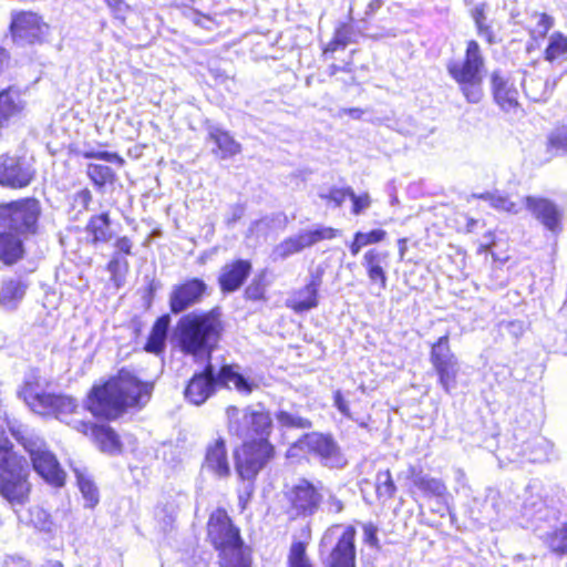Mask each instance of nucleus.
<instances>
[{"label":"nucleus","instance_id":"obj_1","mask_svg":"<svg viewBox=\"0 0 567 567\" xmlns=\"http://www.w3.org/2000/svg\"><path fill=\"white\" fill-rule=\"evenodd\" d=\"M221 317L220 307L189 312L182 316L174 328L173 338L183 353L208 359L205 368L194 373L184 390L185 399L194 405L204 404L219 386L210 357L224 330Z\"/></svg>","mask_w":567,"mask_h":567},{"label":"nucleus","instance_id":"obj_2","mask_svg":"<svg viewBox=\"0 0 567 567\" xmlns=\"http://www.w3.org/2000/svg\"><path fill=\"white\" fill-rule=\"evenodd\" d=\"M153 388V383L143 382L130 370L121 369L115 377L91 389L86 408L96 417L116 420L131 408H144Z\"/></svg>","mask_w":567,"mask_h":567},{"label":"nucleus","instance_id":"obj_3","mask_svg":"<svg viewBox=\"0 0 567 567\" xmlns=\"http://www.w3.org/2000/svg\"><path fill=\"white\" fill-rule=\"evenodd\" d=\"M29 475L27 460L13 451V444L0 429V496L17 514L30 499Z\"/></svg>","mask_w":567,"mask_h":567},{"label":"nucleus","instance_id":"obj_4","mask_svg":"<svg viewBox=\"0 0 567 567\" xmlns=\"http://www.w3.org/2000/svg\"><path fill=\"white\" fill-rule=\"evenodd\" d=\"M11 435L29 454L33 470L49 484L61 487L65 482V472L47 442L33 429L22 423L9 425Z\"/></svg>","mask_w":567,"mask_h":567},{"label":"nucleus","instance_id":"obj_5","mask_svg":"<svg viewBox=\"0 0 567 567\" xmlns=\"http://www.w3.org/2000/svg\"><path fill=\"white\" fill-rule=\"evenodd\" d=\"M11 435L29 454L33 470L49 484L61 487L65 482V472L47 442L33 429L22 423L9 425Z\"/></svg>","mask_w":567,"mask_h":567},{"label":"nucleus","instance_id":"obj_6","mask_svg":"<svg viewBox=\"0 0 567 567\" xmlns=\"http://www.w3.org/2000/svg\"><path fill=\"white\" fill-rule=\"evenodd\" d=\"M446 69L466 101L473 104L478 103L483 96L482 84L485 71V61L478 43L474 40L468 41L465 55L462 59L449 61Z\"/></svg>","mask_w":567,"mask_h":567},{"label":"nucleus","instance_id":"obj_7","mask_svg":"<svg viewBox=\"0 0 567 567\" xmlns=\"http://www.w3.org/2000/svg\"><path fill=\"white\" fill-rule=\"evenodd\" d=\"M225 413L229 435L244 442L268 440L272 430V419L262 404L245 408L229 405Z\"/></svg>","mask_w":567,"mask_h":567},{"label":"nucleus","instance_id":"obj_8","mask_svg":"<svg viewBox=\"0 0 567 567\" xmlns=\"http://www.w3.org/2000/svg\"><path fill=\"white\" fill-rule=\"evenodd\" d=\"M40 215L41 205L35 198L0 204V228L27 238L37 234Z\"/></svg>","mask_w":567,"mask_h":567},{"label":"nucleus","instance_id":"obj_9","mask_svg":"<svg viewBox=\"0 0 567 567\" xmlns=\"http://www.w3.org/2000/svg\"><path fill=\"white\" fill-rule=\"evenodd\" d=\"M322 483H313L305 477L298 478L286 491V498L293 517L308 518L316 515L323 502Z\"/></svg>","mask_w":567,"mask_h":567},{"label":"nucleus","instance_id":"obj_10","mask_svg":"<svg viewBox=\"0 0 567 567\" xmlns=\"http://www.w3.org/2000/svg\"><path fill=\"white\" fill-rule=\"evenodd\" d=\"M297 446L318 457L319 463L324 467L341 470L348 464L339 444L330 434L307 433L298 440Z\"/></svg>","mask_w":567,"mask_h":567},{"label":"nucleus","instance_id":"obj_11","mask_svg":"<svg viewBox=\"0 0 567 567\" xmlns=\"http://www.w3.org/2000/svg\"><path fill=\"white\" fill-rule=\"evenodd\" d=\"M430 362L437 374L439 383L445 393L456 389L461 370L456 355L452 352L449 336H442L431 347Z\"/></svg>","mask_w":567,"mask_h":567},{"label":"nucleus","instance_id":"obj_12","mask_svg":"<svg viewBox=\"0 0 567 567\" xmlns=\"http://www.w3.org/2000/svg\"><path fill=\"white\" fill-rule=\"evenodd\" d=\"M269 440L244 442L241 453L236 456V472L241 481H256L259 472L274 457Z\"/></svg>","mask_w":567,"mask_h":567},{"label":"nucleus","instance_id":"obj_13","mask_svg":"<svg viewBox=\"0 0 567 567\" xmlns=\"http://www.w3.org/2000/svg\"><path fill=\"white\" fill-rule=\"evenodd\" d=\"M9 29L12 41L20 47L42 43L50 31L49 24L31 11H13Z\"/></svg>","mask_w":567,"mask_h":567},{"label":"nucleus","instance_id":"obj_14","mask_svg":"<svg viewBox=\"0 0 567 567\" xmlns=\"http://www.w3.org/2000/svg\"><path fill=\"white\" fill-rule=\"evenodd\" d=\"M209 295V287L204 279L192 277L172 287L168 306L173 315H181L199 305Z\"/></svg>","mask_w":567,"mask_h":567},{"label":"nucleus","instance_id":"obj_15","mask_svg":"<svg viewBox=\"0 0 567 567\" xmlns=\"http://www.w3.org/2000/svg\"><path fill=\"white\" fill-rule=\"evenodd\" d=\"M338 233V229L328 226L302 230L296 236L286 238L274 248V260H285L321 240L334 238Z\"/></svg>","mask_w":567,"mask_h":567},{"label":"nucleus","instance_id":"obj_16","mask_svg":"<svg viewBox=\"0 0 567 567\" xmlns=\"http://www.w3.org/2000/svg\"><path fill=\"white\" fill-rule=\"evenodd\" d=\"M207 537L218 551L241 540L239 529L224 509H216L207 523Z\"/></svg>","mask_w":567,"mask_h":567},{"label":"nucleus","instance_id":"obj_17","mask_svg":"<svg viewBox=\"0 0 567 567\" xmlns=\"http://www.w3.org/2000/svg\"><path fill=\"white\" fill-rule=\"evenodd\" d=\"M28 405L38 414H54L58 419L75 412L76 400L70 395L39 392L27 398Z\"/></svg>","mask_w":567,"mask_h":567},{"label":"nucleus","instance_id":"obj_18","mask_svg":"<svg viewBox=\"0 0 567 567\" xmlns=\"http://www.w3.org/2000/svg\"><path fill=\"white\" fill-rule=\"evenodd\" d=\"M35 169L25 157L6 156L0 163V185L10 188L27 187Z\"/></svg>","mask_w":567,"mask_h":567},{"label":"nucleus","instance_id":"obj_19","mask_svg":"<svg viewBox=\"0 0 567 567\" xmlns=\"http://www.w3.org/2000/svg\"><path fill=\"white\" fill-rule=\"evenodd\" d=\"M252 270L247 259H236L225 264L218 275V285L221 293L229 295L241 288Z\"/></svg>","mask_w":567,"mask_h":567},{"label":"nucleus","instance_id":"obj_20","mask_svg":"<svg viewBox=\"0 0 567 567\" xmlns=\"http://www.w3.org/2000/svg\"><path fill=\"white\" fill-rule=\"evenodd\" d=\"M355 529L346 527L326 560V567H355Z\"/></svg>","mask_w":567,"mask_h":567},{"label":"nucleus","instance_id":"obj_21","mask_svg":"<svg viewBox=\"0 0 567 567\" xmlns=\"http://www.w3.org/2000/svg\"><path fill=\"white\" fill-rule=\"evenodd\" d=\"M526 209L551 233L559 230L560 213L556 204L537 196L525 197Z\"/></svg>","mask_w":567,"mask_h":567},{"label":"nucleus","instance_id":"obj_22","mask_svg":"<svg viewBox=\"0 0 567 567\" xmlns=\"http://www.w3.org/2000/svg\"><path fill=\"white\" fill-rule=\"evenodd\" d=\"M208 133V138L216 145L212 150L213 154L220 159H228L241 152V145L238 143L228 131L223 128L218 123L210 120L205 122Z\"/></svg>","mask_w":567,"mask_h":567},{"label":"nucleus","instance_id":"obj_23","mask_svg":"<svg viewBox=\"0 0 567 567\" xmlns=\"http://www.w3.org/2000/svg\"><path fill=\"white\" fill-rule=\"evenodd\" d=\"M203 468L219 478H226L230 476V464L228 460L226 442L223 437L219 436L207 445Z\"/></svg>","mask_w":567,"mask_h":567},{"label":"nucleus","instance_id":"obj_24","mask_svg":"<svg viewBox=\"0 0 567 567\" xmlns=\"http://www.w3.org/2000/svg\"><path fill=\"white\" fill-rule=\"evenodd\" d=\"M322 270L311 275L310 281L288 300V307L296 312L308 311L318 306V290L322 284Z\"/></svg>","mask_w":567,"mask_h":567},{"label":"nucleus","instance_id":"obj_25","mask_svg":"<svg viewBox=\"0 0 567 567\" xmlns=\"http://www.w3.org/2000/svg\"><path fill=\"white\" fill-rule=\"evenodd\" d=\"M389 252L378 249H369L363 255L362 266L367 269V274L371 282L378 284L380 290L386 288L385 267L388 266Z\"/></svg>","mask_w":567,"mask_h":567},{"label":"nucleus","instance_id":"obj_26","mask_svg":"<svg viewBox=\"0 0 567 567\" xmlns=\"http://www.w3.org/2000/svg\"><path fill=\"white\" fill-rule=\"evenodd\" d=\"M217 378L219 386L229 388L231 382L235 389L245 395L250 394L258 386L255 380L244 375L239 365L236 364H223L217 370Z\"/></svg>","mask_w":567,"mask_h":567},{"label":"nucleus","instance_id":"obj_27","mask_svg":"<svg viewBox=\"0 0 567 567\" xmlns=\"http://www.w3.org/2000/svg\"><path fill=\"white\" fill-rule=\"evenodd\" d=\"M491 85L495 102L499 106H518V91L501 70L492 73Z\"/></svg>","mask_w":567,"mask_h":567},{"label":"nucleus","instance_id":"obj_28","mask_svg":"<svg viewBox=\"0 0 567 567\" xmlns=\"http://www.w3.org/2000/svg\"><path fill=\"white\" fill-rule=\"evenodd\" d=\"M29 284L21 278H10L2 282L0 288V306L8 310H16L23 300Z\"/></svg>","mask_w":567,"mask_h":567},{"label":"nucleus","instance_id":"obj_29","mask_svg":"<svg viewBox=\"0 0 567 567\" xmlns=\"http://www.w3.org/2000/svg\"><path fill=\"white\" fill-rule=\"evenodd\" d=\"M23 239L10 231L0 228V261L12 266L24 255Z\"/></svg>","mask_w":567,"mask_h":567},{"label":"nucleus","instance_id":"obj_30","mask_svg":"<svg viewBox=\"0 0 567 567\" xmlns=\"http://www.w3.org/2000/svg\"><path fill=\"white\" fill-rule=\"evenodd\" d=\"M87 243L94 247L107 244L113 238L111 219L107 213L93 215L86 224Z\"/></svg>","mask_w":567,"mask_h":567},{"label":"nucleus","instance_id":"obj_31","mask_svg":"<svg viewBox=\"0 0 567 567\" xmlns=\"http://www.w3.org/2000/svg\"><path fill=\"white\" fill-rule=\"evenodd\" d=\"M408 478L426 496L440 497L446 493V486L440 478L432 477L415 466L409 467Z\"/></svg>","mask_w":567,"mask_h":567},{"label":"nucleus","instance_id":"obj_32","mask_svg":"<svg viewBox=\"0 0 567 567\" xmlns=\"http://www.w3.org/2000/svg\"><path fill=\"white\" fill-rule=\"evenodd\" d=\"M91 435L101 452L116 455L122 451V443L115 431L107 425L91 424Z\"/></svg>","mask_w":567,"mask_h":567},{"label":"nucleus","instance_id":"obj_33","mask_svg":"<svg viewBox=\"0 0 567 567\" xmlns=\"http://www.w3.org/2000/svg\"><path fill=\"white\" fill-rule=\"evenodd\" d=\"M171 321L172 319L168 313L162 315L156 319L145 344L147 352L159 354L164 351Z\"/></svg>","mask_w":567,"mask_h":567},{"label":"nucleus","instance_id":"obj_34","mask_svg":"<svg viewBox=\"0 0 567 567\" xmlns=\"http://www.w3.org/2000/svg\"><path fill=\"white\" fill-rule=\"evenodd\" d=\"M220 567H250V559L244 550V542L219 550Z\"/></svg>","mask_w":567,"mask_h":567},{"label":"nucleus","instance_id":"obj_35","mask_svg":"<svg viewBox=\"0 0 567 567\" xmlns=\"http://www.w3.org/2000/svg\"><path fill=\"white\" fill-rule=\"evenodd\" d=\"M547 62L567 59V37L559 31L553 32L548 39V45L544 52Z\"/></svg>","mask_w":567,"mask_h":567},{"label":"nucleus","instance_id":"obj_36","mask_svg":"<svg viewBox=\"0 0 567 567\" xmlns=\"http://www.w3.org/2000/svg\"><path fill=\"white\" fill-rule=\"evenodd\" d=\"M178 514V505L172 499L167 501L156 511V520L163 533H168L174 528V524Z\"/></svg>","mask_w":567,"mask_h":567},{"label":"nucleus","instance_id":"obj_37","mask_svg":"<svg viewBox=\"0 0 567 567\" xmlns=\"http://www.w3.org/2000/svg\"><path fill=\"white\" fill-rule=\"evenodd\" d=\"M473 196L487 202L493 208L497 210H503L513 214L518 213L516 204L513 203L507 195H504L498 190L474 194Z\"/></svg>","mask_w":567,"mask_h":567},{"label":"nucleus","instance_id":"obj_38","mask_svg":"<svg viewBox=\"0 0 567 567\" xmlns=\"http://www.w3.org/2000/svg\"><path fill=\"white\" fill-rule=\"evenodd\" d=\"M550 450L551 445L546 439L536 436L525 443L524 454L530 462H542L547 460Z\"/></svg>","mask_w":567,"mask_h":567},{"label":"nucleus","instance_id":"obj_39","mask_svg":"<svg viewBox=\"0 0 567 567\" xmlns=\"http://www.w3.org/2000/svg\"><path fill=\"white\" fill-rule=\"evenodd\" d=\"M396 486L390 470L379 471L375 477V493L378 498L390 499L394 496Z\"/></svg>","mask_w":567,"mask_h":567},{"label":"nucleus","instance_id":"obj_40","mask_svg":"<svg viewBox=\"0 0 567 567\" xmlns=\"http://www.w3.org/2000/svg\"><path fill=\"white\" fill-rule=\"evenodd\" d=\"M530 19L536 21L535 25L529 31L533 39H544L555 23L554 18L544 12L533 11Z\"/></svg>","mask_w":567,"mask_h":567},{"label":"nucleus","instance_id":"obj_41","mask_svg":"<svg viewBox=\"0 0 567 567\" xmlns=\"http://www.w3.org/2000/svg\"><path fill=\"white\" fill-rule=\"evenodd\" d=\"M486 4L485 3H478L472 9V18L475 22V25L477 28L478 35L486 39L488 43L494 42V33L491 29V27L486 22V16H485Z\"/></svg>","mask_w":567,"mask_h":567},{"label":"nucleus","instance_id":"obj_42","mask_svg":"<svg viewBox=\"0 0 567 567\" xmlns=\"http://www.w3.org/2000/svg\"><path fill=\"white\" fill-rule=\"evenodd\" d=\"M79 488L86 501L87 507H94L99 503V491L94 483L80 471L75 470Z\"/></svg>","mask_w":567,"mask_h":567},{"label":"nucleus","instance_id":"obj_43","mask_svg":"<svg viewBox=\"0 0 567 567\" xmlns=\"http://www.w3.org/2000/svg\"><path fill=\"white\" fill-rule=\"evenodd\" d=\"M548 151L554 155L567 154V126L561 125L551 131L548 136Z\"/></svg>","mask_w":567,"mask_h":567},{"label":"nucleus","instance_id":"obj_44","mask_svg":"<svg viewBox=\"0 0 567 567\" xmlns=\"http://www.w3.org/2000/svg\"><path fill=\"white\" fill-rule=\"evenodd\" d=\"M87 175L97 187H103L114 179V172L111 167L100 164H90L87 166Z\"/></svg>","mask_w":567,"mask_h":567},{"label":"nucleus","instance_id":"obj_45","mask_svg":"<svg viewBox=\"0 0 567 567\" xmlns=\"http://www.w3.org/2000/svg\"><path fill=\"white\" fill-rule=\"evenodd\" d=\"M307 545L303 542H293L288 555L289 567H312L306 553Z\"/></svg>","mask_w":567,"mask_h":567},{"label":"nucleus","instance_id":"obj_46","mask_svg":"<svg viewBox=\"0 0 567 567\" xmlns=\"http://www.w3.org/2000/svg\"><path fill=\"white\" fill-rule=\"evenodd\" d=\"M276 419L281 426L288 429H310L312 426L309 419L284 410L276 413Z\"/></svg>","mask_w":567,"mask_h":567},{"label":"nucleus","instance_id":"obj_47","mask_svg":"<svg viewBox=\"0 0 567 567\" xmlns=\"http://www.w3.org/2000/svg\"><path fill=\"white\" fill-rule=\"evenodd\" d=\"M547 544L551 551L567 556V523L548 536Z\"/></svg>","mask_w":567,"mask_h":567},{"label":"nucleus","instance_id":"obj_48","mask_svg":"<svg viewBox=\"0 0 567 567\" xmlns=\"http://www.w3.org/2000/svg\"><path fill=\"white\" fill-rule=\"evenodd\" d=\"M106 269L111 274L112 280L117 281L128 272L130 264L125 256H122L118 252H113Z\"/></svg>","mask_w":567,"mask_h":567},{"label":"nucleus","instance_id":"obj_49","mask_svg":"<svg viewBox=\"0 0 567 567\" xmlns=\"http://www.w3.org/2000/svg\"><path fill=\"white\" fill-rule=\"evenodd\" d=\"M25 522L40 530H50L52 525L50 514L39 506L29 509V518Z\"/></svg>","mask_w":567,"mask_h":567},{"label":"nucleus","instance_id":"obj_50","mask_svg":"<svg viewBox=\"0 0 567 567\" xmlns=\"http://www.w3.org/2000/svg\"><path fill=\"white\" fill-rule=\"evenodd\" d=\"M265 270L256 276L244 291L247 300L259 301L265 299L266 286L264 284Z\"/></svg>","mask_w":567,"mask_h":567},{"label":"nucleus","instance_id":"obj_51","mask_svg":"<svg viewBox=\"0 0 567 567\" xmlns=\"http://www.w3.org/2000/svg\"><path fill=\"white\" fill-rule=\"evenodd\" d=\"M23 94L24 92L17 86L2 90L0 92V106H20L24 104L25 101L22 99Z\"/></svg>","mask_w":567,"mask_h":567},{"label":"nucleus","instance_id":"obj_52","mask_svg":"<svg viewBox=\"0 0 567 567\" xmlns=\"http://www.w3.org/2000/svg\"><path fill=\"white\" fill-rule=\"evenodd\" d=\"M351 192H352L351 187H344V188L332 187L328 193H320L319 196L322 199L332 202L336 207H340L348 197L350 198Z\"/></svg>","mask_w":567,"mask_h":567},{"label":"nucleus","instance_id":"obj_53","mask_svg":"<svg viewBox=\"0 0 567 567\" xmlns=\"http://www.w3.org/2000/svg\"><path fill=\"white\" fill-rule=\"evenodd\" d=\"M79 154L84 158H99L111 163H118L121 165L124 163L123 158L118 156L116 153H110L105 151H93L83 148L79 152Z\"/></svg>","mask_w":567,"mask_h":567},{"label":"nucleus","instance_id":"obj_54","mask_svg":"<svg viewBox=\"0 0 567 567\" xmlns=\"http://www.w3.org/2000/svg\"><path fill=\"white\" fill-rule=\"evenodd\" d=\"M354 235L363 246H368L382 241L386 236V231L383 229H373L368 233L357 231Z\"/></svg>","mask_w":567,"mask_h":567},{"label":"nucleus","instance_id":"obj_55","mask_svg":"<svg viewBox=\"0 0 567 567\" xmlns=\"http://www.w3.org/2000/svg\"><path fill=\"white\" fill-rule=\"evenodd\" d=\"M350 199L352 200V214L360 215L371 205V199L369 194L364 193L362 195H355L352 190L350 195Z\"/></svg>","mask_w":567,"mask_h":567},{"label":"nucleus","instance_id":"obj_56","mask_svg":"<svg viewBox=\"0 0 567 567\" xmlns=\"http://www.w3.org/2000/svg\"><path fill=\"white\" fill-rule=\"evenodd\" d=\"M105 2L116 19L124 20L131 11L130 6L124 0H105Z\"/></svg>","mask_w":567,"mask_h":567},{"label":"nucleus","instance_id":"obj_57","mask_svg":"<svg viewBox=\"0 0 567 567\" xmlns=\"http://www.w3.org/2000/svg\"><path fill=\"white\" fill-rule=\"evenodd\" d=\"M255 493V481H243V486L239 489L238 501L243 509L246 508L247 504L251 499Z\"/></svg>","mask_w":567,"mask_h":567},{"label":"nucleus","instance_id":"obj_58","mask_svg":"<svg viewBox=\"0 0 567 567\" xmlns=\"http://www.w3.org/2000/svg\"><path fill=\"white\" fill-rule=\"evenodd\" d=\"M353 34V28L349 23H340L333 35H336L339 43L342 42L347 47L352 42Z\"/></svg>","mask_w":567,"mask_h":567},{"label":"nucleus","instance_id":"obj_59","mask_svg":"<svg viewBox=\"0 0 567 567\" xmlns=\"http://www.w3.org/2000/svg\"><path fill=\"white\" fill-rule=\"evenodd\" d=\"M245 214V206L241 204L231 205L226 216V225L233 227Z\"/></svg>","mask_w":567,"mask_h":567},{"label":"nucleus","instance_id":"obj_60","mask_svg":"<svg viewBox=\"0 0 567 567\" xmlns=\"http://www.w3.org/2000/svg\"><path fill=\"white\" fill-rule=\"evenodd\" d=\"M364 542L372 547H379L378 527L372 523L363 525Z\"/></svg>","mask_w":567,"mask_h":567},{"label":"nucleus","instance_id":"obj_61","mask_svg":"<svg viewBox=\"0 0 567 567\" xmlns=\"http://www.w3.org/2000/svg\"><path fill=\"white\" fill-rule=\"evenodd\" d=\"M114 252H118L122 256H131L133 255V241L127 236L118 237L114 243Z\"/></svg>","mask_w":567,"mask_h":567},{"label":"nucleus","instance_id":"obj_62","mask_svg":"<svg viewBox=\"0 0 567 567\" xmlns=\"http://www.w3.org/2000/svg\"><path fill=\"white\" fill-rule=\"evenodd\" d=\"M334 406L348 419H353L348 402L344 400L341 391H336L333 394Z\"/></svg>","mask_w":567,"mask_h":567},{"label":"nucleus","instance_id":"obj_63","mask_svg":"<svg viewBox=\"0 0 567 567\" xmlns=\"http://www.w3.org/2000/svg\"><path fill=\"white\" fill-rule=\"evenodd\" d=\"M92 202V194L89 189L84 188L75 193L74 203L81 206L83 209H87Z\"/></svg>","mask_w":567,"mask_h":567},{"label":"nucleus","instance_id":"obj_64","mask_svg":"<svg viewBox=\"0 0 567 567\" xmlns=\"http://www.w3.org/2000/svg\"><path fill=\"white\" fill-rule=\"evenodd\" d=\"M326 504L328 513L338 514L344 508L343 502L333 494L328 496Z\"/></svg>","mask_w":567,"mask_h":567}]
</instances>
